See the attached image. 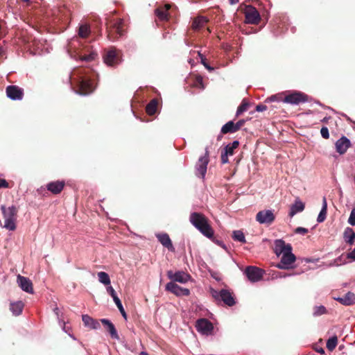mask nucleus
I'll use <instances>...</instances> for the list:
<instances>
[{
	"label": "nucleus",
	"instance_id": "nucleus-5",
	"mask_svg": "<svg viewBox=\"0 0 355 355\" xmlns=\"http://www.w3.org/2000/svg\"><path fill=\"white\" fill-rule=\"evenodd\" d=\"M1 209L4 219L3 227L10 231H15L17 227L18 209L13 205L8 207L2 205Z\"/></svg>",
	"mask_w": 355,
	"mask_h": 355
},
{
	"label": "nucleus",
	"instance_id": "nucleus-22",
	"mask_svg": "<svg viewBox=\"0 0 355 355\" xmlns=\"http://www.w3.org/2000/svg\"><path fill=\"white\" fill-rule=\"evenodd\" d=\"M100 321L105 327L112 338L119 339L117 331L111 321L105 318L101 319Z\"/></svg>",
	"mask_w": 355,
	"mask_h": 355
},
{
	"label": "nucleus",
	"instance_id": "nucleus-19",
	"mask_svg": "<svg viewBox=\"0 0 355 355\" xmlns=\"http://www.w3.org/2000/svg\"><path fill=\"white\" fill-rule=\"evenodd\" d=\"M17 283L24 291L33 293V283L28 278L19 275L17 276Z\"/></svg>",
	"mask_w": 355,
	"mask_h": 355
},
{
	"label": "nucleus",
	"instance_id": "nucleus-11",
	"mask_svg": "<svg viewBox=\"0 0 355 355\" xmlns=\"http://www.w3.org/2000/svg\"><path fill=\"white\" fill-rule=\"evenodd\" d=\"M275 219V216L272 210L264 209L259 211L256 215V220L260 224L271 225Z\"/></svg>",
	"mask_w": 355,
	"mask_h": 355
},
{
	"label": "nucleus",
	"instance_id": "nucleus-49",
	"mask_svg": "<svg viewBox=\"0 0 355 355\" xmlns=\"http://www.w3.org/2000/svg\"><path fill=\"white\" fill-rule=\"evenodd\" d=\"M9 187V183L5 179H0V189Z\"/></svg>",
	"mask_w": 355,
	"mask_h": 355
},
{
	"label": "nucleus",
	"instance_id": "nucleus-53",
	"mask_svg": "<svg viewBox=\"0 0 355 355\" xmlns=\"http://www.w3.org/2000/svg\"><path fill=\"white\" fill-rule=\"evenodd\" d=\"M17 3H25L26 6L29 4L30 0H17Z\"/></svg>",
	"mask_w": 355,
	"mask_h": 355
},
{
	"label": "nucleus",
	"instance_id": "nucleus-10",
	"mask_svg": "<svg viewBox=\"0 0 355 355\" xmlns=\"http://www.w3.org/2000/svg\"><path fill=\"white\" fill-rule=\"evenodd\" d=\"M209 163V152L206 149L205 155L199 158L196 165V175L204 178L207 173V164Z\"/></svg>",
	"mask_w": 355,
	"mask_h": 355
},
{
	"label": "nucleus",
	"instance_id": "nucleus-1",
	"mask_svg": "<svg viewBox=\"0 0 355 355\" xmlns=\"http://www.w3.org/2000/svg\"><path fill=\"white\" fill-rule=\"evenodd\" d=\"M92 76L90 69L80 67L71 72L69 80L76 92L81 95H87L92 93L95 89Z\"/></svg>",
	"mask_w": 355,
	"mask_h": 355
},
{
	"label": "nucleus",
	"instance_id": "nucleus-15",
	"mask_svg": "<svg viewBox=\"0 0 355 355\" xmlns=\"http://www.w3.org/2000/svg\"><path fill=\"white\" fill-rule=\"evenodd\" d=\"M171 8V4L170 3L157 7V19L160 21H168L171 17V13L169 12Z\"/></svg>",
	"mask_w": 355,
	"mask_h": 355
},
{
	"label": "nucleus",
	"instance_id": "nucleus-7",
	"mask_svg": "<svg viewBox=\"0 0 355 355\" xmlns=\"http://www.w3.org/2000/svg\"><path fill=\"white\" fill-rule=\"evenodd\" d=\"M212 296L216 300H222L226 305L229 306H232L236 304L235 300L232 293L226 289H222L219 292L212 290L211 291Z\"/></svg>",
	"mask_w": 355,
	"mask_h": 355
},
{
	"label": "nucleus",
	"instance_id": "nucleus-60",
	"mask_svg": "<svg viewBox=\"0 0 355 355\" xmlns=\"http://www.w3.org/2000/svg\"><path fill=\"white\" fill-rule=\"evenodd\" d=\"M139 355H148V354L146 352H142L139 354Z\"/></svg>",
	"mask_w": 355,
	"mask_h": 355
},
{
	"label": "nucleus",
	"instance_id": "nucleus-58",
	"mask_svg": "<svg viewBox=\"0 0 355 355\" xmlns=\"http://www.w3.org/2000/svg\"><path fill=\"white\" fill-rule=\"evenodd\" d=\"M230 4H235L237 3V0H229Z\"/></svg>",
	"mask_w": 355,
	"mask_h": 355
},
{
	"label": "nucleus",
	"instance_id": "nucleus-9",
	"mask_svg": "<svg viewBox=\"0 0 355 355\" xmlns=\"http://www.w3.org/2000/svg\"><path fill=\"white\" fill-rule=\"evenodd\" d=\"M308 100L309 96L306 94L300 92H293L285 96L283 102L292 105H299L308 101Z\"/></svg>",
	"mask_w": 355,
	"mask_h": 355
},
{
	"label": "nucleus",
	"instance_id": "nucleus-16",
	"mask_svg": "<svg viewBox=\"0 0 355 355\" xmlns=\"http://www.w3.org/2000/svg\"><path fill=\"white\" fill-rule=\"evenodd\" d=\"M166 289L177 296H188L190 294L188 288H182L174 282L168 283Z\"/></svg>",
	"mask_w": 355,
	"mask_h": 355
},
{
	"label": "nucleus",
	"instance_id": "nucleus-13",
	"mask_svg": "<svg viewBox=\"0 0 355 355\" xmlns=\"http://www.w3.org/2000/svg\"><path fill=\"white\" fill-rule=\"evenodd\" d=\"M245 273L248 279L252 282H258L263 277V270L256 266H248L245 268Z\"/></svg>",
	"mask_w": 355,
	"mask_h": 355
},
{
	"label": "nucleus",
	"instance_id": "nucleus-35",
	"mask_svg": "<svg viewBox=\"0 0 355 355\" xmlns=\"http://www.w3.org/2000/svg\"><path fill=\"white\" fill-rule=\"evenodd\" d=\"M97 275L101 283L106 286L110 284V279L107 273L105 272H99Z\"/></svg>",
	"mask_w": 355,
	"mask_h": 355
},
{
	"label": "nucleus",
	"instance_id": "nucleus-2",
	"mask_svg": "<svg viewBox=\"0 0 355 355\" xmlns=\"http://www.w3.org/2000/svg\"><path fill=\"white\" fill-rule=\"evenodd\" d=\"M275 253L277 255L282 254L281 261L277 266L280 269H288L295 262L296 258L292 253V247L290 244H286L282 240L275 241Z\"/></svg>",
	"mask_w": 355,
	"mask_h": 355
},
{
	"label": "nucleus",
	"instance_id": "nucleus-18",
	"mask_svg": "<svg viewBox=\"0 0 355 355\" xmlns=\"http://www.w3.org/2000/svg\"><path fill=\"white\" fill-rule=\"evenodd\" d=\"M157 239L160 243L166 248L168 251L174 252L175 249L173 245L172 241L169 237V235L166 233H161L157 234Z\"/></svg>",
	"mask_w": 355,
	"mask_h": 355
},
{
	"label": "nucleus",
	"instance_id": "nucleus-14",
	"mask_svg": "<svg viewBox=\"0 0 355 355\" xmlns=\"http://www.w3.org/2000/svg\"><path fill=\"white\" fill-rule=\"evenodd\" d=\"M7 96L13 101L21 100L24 96V90L17 85H9L6 89Z\"/></svg>",
	"mask_w": 355,
	"mask_h": 355
},
{
	"label": "nucleus",
	"instance_id": "nucleus-42",
	"mask_svg": "<svg viewBox=\"0 0 355 355\" xmlns=\"http://www.w3.org/2000/svg\"><path fill=\"white\" fill-rule=\"evenodd\" d=\"M198 55L200 58L201 63L204 65V67L209 71H213L214 68L208 64V63L207 62V59L203 56V55L199 51L198 52Z\"/></svg>",
	"mask_w": 355,
	"mask_h": 355
},
{
	"label": "nucleus",
	"instance_id": "nucleus-46",
	"mask_svg": "<svg viewBox=\"0 0 355 355\" xmlns=\"http://www.w3.org/2000/svg\"><path fill=\"white\" fill-rule=\"evenodd\" d=\"M107 291L112 297L113 300H114V297H118L112 286H107Z\"/></svg>",
	"mask_w": 355,
	"mask_h": 355
},
{
	"label": "nucleus",
	"instance_id": "nucleus-4",
	"mask_svg": "<svg viewBox=\"0 0 355 355\" xmlns=\"http://www.w3.org/2000/svg\"><path fill=\"white\" fill-rule=\"evenodd\" d=\"M107 38L110 41H115L123 36L125 32L123 19L114 18L108 20L106 23Z\"/></svg>",
	"mask_w": 355,
	"mask_h": 355
},
{
	"label": "nucleus",
	"instance_id": "nucleus-30",
	"mask_svg": "<svg viewBox=\"0 0 355 355\" xmlns=\"http://www.w3.org/2000/svg\"><path fill=\"white\" fill-rule=\"evenodd\" d=\"M237 132L234 123L232 121H228L221 128V134L234 133Z\"/></svg>",
	"mask_w": 355,
	"mask_h": 355
},
{
	"label": "nucleus",
	"instance_id": "nucleus-33",
	"mask_svg": "<svg viewBox=\"0 0 355 355\" xmlns=\"http://www.w3.org/2000/svg\"><path fill=\"white\" fill-rule=\"evenodd\" d=\"M90 33V28L87 24H83L79 27L78 35L80 37L86 38Z\"/></svg>",
	"mask_w": 355,
	"mask_h": 355
},
{
	"label": "nucleus",
	"instance_id": "nucleus-34",
	"mask_svg": "<svg viewBox=\"0 0 355 355\" xmlns=\"http://www.w3.org/2000/svg\"><path fill=\"white\" fill-rule=\"evenodd\" d=\"M250 107V103L246 99H243L241 105L238 107L236 110V116L241 115L243 112L247 111Z\"/></svg>",
	"mask_w": 355,
	"mask_h": 355
},
{
	"label": "nucleus",
	"instance_id": "nucleus-38",
	"mask_svg": "<svg viewBox=\"0 0 355 355\" xmlns=\"http://www.w3.org/2000/svg\"><path fill=\"white\" fill-rule=\"evenodd\" d=\"M327 313V311L326 308L321 305V306H315L313 307V315L315 317L322 315L323 314H326Z\"/></svg>",
	"mask_w": 355,
	"mask_h": 355
},
{
	"label": "nucleus",
	"instance_id": "nucleus-62",
	"mask_svg": "<svg viewBox=\"0 0 355 355\" xmlns=\"http://www.w3.org/2000/svg\"><path fill=\"white\" fill-rule=\"evenodd\" d=\"M1 53H2V49H1V48H0V55L1 54Z\"/></svg>",
	"mask_w": 355,
	"mask_h": 355
},
{
	"label": "nucleus",
	"instance_id": "nucleus-21",
	"mask_svg": "<svg viewBox=\"0 0 355 355\" xmlns=\"http://www.w3.org/2000/svg\"><path fill=\"white\" fill-rule=\"evenodd\" d=\"M208 19L203 16H198L192 21L191 28L194 31H198L207 24Z\"/></svg>",
	"mask_w": 355,
	"mask_h": 355
},
{
	"label": "nucleus",
	"instance_id": "nucleus-50",
	"mask_svg": "<svg viewBox=\"0 0 355 355\" xmlns=\"http://www.w3.org/2000/svg\"><path fill=\"white\" fill-rule=\"evenodd\" d=\"M343 255L340 256L337 259H335L334 262L336 266H340L342 263H344L346 262L345 259L343 260Z\"/></svg>",
	"mask_w": 355,
	"mask_h": 355
},
{
	"label": "nucleus",
	"instance_id": "nucleus-31",
	"mask_svg": "<svg viewBox=\"0 0 355 355\" xmlns=\"http://www.w3.org/2000/svg\"><path fill=\"white\" fill-rule=\"evenodd\" d=\"M239 146V141H234L232 144L227 145L224 148V152L229 156H232L234 153V150Z\"/></svg>",
	"mask_w": 355,
	"mask_h": 355
},
{
	"label": "nucleus",
	"instance_id": "nucleus-48",
	"mask_svg": "<svg viewBox=\"0 0 355 355\" xmlns=\"http://www.w3.org/2000/svg\"><path fill=\"white\" fill-rule=\"evenodd\" d=\"M228 156L229 155H227V153L225 152L222 153L220 157L222 164H226L229 162Z\"/></svg>",
	"mask_w": 355,
	"mask_h": 355
},
{
	"label": "nucleus",
	"instance_id": "nucleus-44",
	"mask_svg": "<svg viewBox=\"0 0 355 355\" xmlns=\"http://www.w3.org/2000/svg\"><path fill=\"white\" fill-rule=\"evenodd\" d=\"M320 133L324 139H329V130L327 127H322L320 130Z\"/></svg>",
	"mask_w": 355,
	"mask_h": 355
},
{
	"label": "nucleus",
	"instance_id": "nucleus-29",
	"mask_svg": "<svg viewBox=\"0 0 355 355\" xmlns=\"http://www.w3.org/2000/svg\"><path fill=\"white\" fill-rule=\"evenodd\" d=\"M343 237L345 242L352 245L354 242L355 233L351 227H347L345 230Z\"/></svg>",
	"mask_w": 355,
	"mask_h": 355
},
{
	"label": "nucleus",
	"instance_id": "nucleus-56",
	"mask_svg": "<svg viewBox=\"0 0 355 355\" xmlns=\"http://www.w3.org/2000/svg\"><path fill=\"white\" fill-rule=\"evenodd\" d=\"M156 105H157V114H158L159 105V99H158V98H157V103H156Z\"/></svg>",
	"mask_w": 355,
	"mask_h": 355
},
{
	"label": "nucleus",
	"instance_id": "nucleus-40",
	"mask_svg": "<svg viewBox=\"0 0 355 355\" xmlns=\"http://www.w3.org/2000/svg\"><path fill=\"white\" fill-rule=\"evenodd\" d=\"M114 302H115L117 308L119 309V310L120 311L121 315H123V317L124 318H127V315H126V313L123 307V305H122V303L120 300V299L119 297H114Z\"/></svg>",
	"mask_w": 355,
	"mask_h": 355
},
{
	"label": "nucleus",
	"instance_id": "nucleus-25",
	"mask_svg": "<svg viewBox=\"0 0 355 355\" xmlns=\"http://www.w3.org/2000/svg\"><path fill=\"white\" fill-rule=\"evenodd\" d=\"M336 300L343 305L350 306L355 303V295L348 292L344 296L337 298Z\"/></svg>",
	"mask_w": 355,
	"mask_h": 355
},
{
	"label": "nucleus",
	"instance_id": "nucleus-39",
	"mask_svg": "<svg viewBox=\"0 0 355 355\" xmlns=\"http://www.w3.org/2000/svg\"><path fill=\"white\" fill-rule=\"evenodd\" d=\"M58 12L60 13V16L59 17V20L67 22L68 20V17L69 16V11L65 8H62L58 10Z\"/></svg>",
	"mask_w": 355,
	"mask_h": 355
},
{
	"label": "nucleus",
	"instance_id": "nucleus-17",
	"mask_svg": "<svg viewBox=\"0 0 355 355\" xmlns=\"http://www.w3.org/2000/svg\"><path fill=\"white\" fill-rule=\"evenodd\" d=\"M64 187L65 182L64 180L52 181L46 185V189L54 195L60 194Z\"/></svg>",
	"mask_w": 355,
	"mask_h": 355
},
{
	"label": "nucleus",
	"instance_id": "nucleus-41",
	"mask_svg": "<svg viewBox=\"0 0 355 355\" xmlns=\"http://www.w3.org/2000/svg\"><path fill=\"white\" fill-rule=\"evenodd\" d=\"M97 54L96 53L92 52L88 55H80V59L83 61L90 62L94 60Z\"/></svg>",
	"mask_w": 355,
	"mask_h": 355
},
{
	"label": "nucleus",
	"instance_id": "nucleus-45",
	"mask_svg": "<svg viewBox=\"0 0 355 355\" xmlns=\"http://www.w3.org/2000/svg\"><path fill=\"white\" fill-rule=\"evenodd\" d=\"M308 232V229L302 227H298L295 230L296 234H306Z\"/></svg>",
	"mask_w": 355,
	"mask_h": 355
},
{
	"label": "nucleus",
	"instance_id": "nucleus-52",
	"mask_svg": "<svg viewBox=\"0 0 355 355\" xmlns=\"http://www.w3.org/2000/svg\"><path fill=\"white\" fill-rule=\"evenodd\" d=\"M267 110V106L263 104H259L256 106V111L263 112Z\"/></svg>",
	"mask_w": 355,
	"mask_h": 355
},
{
	"label": "nucleus",
	"instance_id": "nucleus-3",
	"mask_svg": "<svg viewBox=\"0 0 355 355\" xmlns=\"http://www.w3.org/2000/svg\"><path fill=\"white\" fill-rule=\"evenodd\" d=\"M191 223L205 236L211 239L214 236V230L209 223V219L201 213H191L189 217Z\"/></svg>",
	"mask_w": 355,
	"mask_h": 355
},
{
	"label": "nucleus",
	"instance_id": "nucleus-43",
	"mask_svg": "<svg viewBox=\"0 0 355 355\" xmlns=\"http://www.w3.org/2000/svg\"><path fill=\"white\" fill-rule=\"evenodd\" d=\"M348 223L351 225H355V208H353L351 211L350 216L348 218Z\"/></svg>",
	"mask_w": 355,
	"mask_h": 355
},
{
	"label": "nucleus",
	"instance_id": "nucleus-36",
	"mask_svg": "<svg viewBox=\"0 0 355 355\" xmlns=\"http://www.w3.org/2000/svg\"><path fill=\"white\" fill-rule=\"evenodd\" d=\"M232 238L234 241L241 242L243 243H246L245 235L241 230H235L233 232Z\"/></svg>",
	"mask_w": 355,
	"mask_h": 355
},
{
	"label": "nucleus",
	"instance_id": "nucleus-8",
	"mask_svg": "<svg viewBox=\"0 0 355 355\" xmlns=\"http://www.w3.org/2000/svg\"><path fill=\"white\" fill-rule=\"evenodd\" d=\"M245 22L250 24H259L261 21V16L256 8L252 6H248L245 12Z\"/></svg>",
	"mask_w": 355,
	"mask_h": 355
},
{
	"label": "nucleus",
	"instance_id": "nucleus-55",
	"mask_svg": "<svg viewBox=\"0 0 355 355\" xmlns=\"http://www.w3.org/2000/svg\"><path fill=\"white\" fill-rule=\"evenodd\" d=\"M316 351L318 352V353H320V354H324V350L322 349V348H320L318 349H316Z\"/></svg>",
	"mask_w": 355,
	"mask_h": 355
},
{
	"label": "nucleus",
	"instance_id": "nucleus-47",
	"mask_svg": "<svg viewBox=\"0 0 355 355\" xmlns=\"http://www.w3.org/2000/svg\"><path fill=\"white\" fill-rule=\"evenodd\" d=\"M245 121L244 119H241L238 121L236 123H234V125L236 127V130H239L242 126L245 124Z\"/></svg>",
	"mask_w": 355,
	"mask_h": 355
},
{
	"label": "nucleus",
	"instance_id": "nucleus-28",
	"mask_svg": "<svg viewBox=\"0 0 355 355\" xmlns=\"http://www.w3.org/2000/svg\"><path fill=\"white\" fill-rule=\"evenodd\" d=\"M327 199L325 197H323L322 198V209L319 213V215L317 218V221L318 223H322L325 219L327 216Z\"/></svg>",
	"mask_w": 355,
	"mask_h": 355
},
{
	"label": "nucleus",
	"instance_id": "nucleus-54",
	"mask_svg": "<svg viewBox=\"0 0 355 355\" xmlns=\"http://www.w3.org/2000/svg\"><path fill=\"white\" fill-rule=\"evenodd\" d=\"M197 81L199 83L202 84V77H200V76L197 77Z\"/></svg>",
	"mask_w": 355,
	"mask_h": 355
},
{
	"label": "nucleus",
	"instance_id": "nucleus-61",
	"mask_svg": "<svg viewBox=\"0 0 355 355\" xmlns=\"http://www.w3.org/2000/svg\"><path fill=\"white\" fill-rule=\"evenodd\" d=\"M327 117H324V118L322 119V121H323V122H327Z\"/></svg>",
	"mask_w": 355,
	"mask_h": 355
},
{
	"label": "nucleus",
	"instance_id": "nucleus-59",
	"mask_svg": "<svg viewBox=\"0 0 355 355\" xmlns=\"http://www.w3.org/2000/svg\"><path fill=\"white\" fill-rule=\"evenodd\" d=\"M222 137H223V135L220 133V135L218 136L217 140L220 141L222 139Z\"/></svg>",
	"mask_w": 355,
	"mask_h": 355
},
{
	"label": "nucleus",
	"instance_id": "nucleus-57",
	"mask_svg": "<svg viewBox=\"0 0 355 355\" xmlns=\"http://www.w3.org/2000/svg\"><path fill=\"white\" fill-rule=\"evenodd\" d=\"M275 98H276L275 96H272L270 98H268L267 100L273 101H275Z\"/></svg>",
	"mask_w": 355,
	"mask_h": 355
},
{
	"label": "nucleus",
	"instance_id": "nucleus-51",
	"mask_svg": "<svg viewBox=\"0 0 355 355\" xmlns=\"http://www.w3.org/2000/svg\"><path fill=\"white\" fill-rule=\"evenodd\" d=\"M347 259L355 261V248L351 252L347 254L345 259Z\"/></svg>",
	"mask_w": 355,
	"mask_h": 355
},
{
	"label": "nucleus",
	"instance_id": "nucleus-27",
	"mask_svg": "<svg viewBox=\"0 0 355 355\" xmlns=\"http://www.w3.org/2000/svg\"><path fill=\"white\" fill-rule=\"evenodd\" d=\"M24 306V303L21 301L11 302L10 304V310L12 311L14 315L18 316L21 313Z\"/></svg>",
	"mask_w": 355,
	"mask_h": 355
},
{
	"label": "nucleus",
	"instance_id": "nucleus-6",
	"mask_svg": "<svg viewBox=\"0 0 355 355\" xmlns=\"http://www.w3.org/2000/svg\"><path fill=\"white\" fill-rule=\"evenodd\" d=\"M104 62L108 66H115L121 62V53L115 47H110L104 51Z\"/></svg>",
	"mask_w": 355,
	"mask_h": 355
},
{
	"label": "nucleus",
	"instance_id": "nucleus-23",
	"mask_svg": "<svg viewBox=\"0 0 355 355\" xmlns=\"http://www.w3.org/2000/svg\"><path fill=\"white\" fill-rule=\"evenodd\" d=\"M82 320L84 324L86 327H89L92 329H98L101 327L100 322L97 320H95L88 315H83Z\"/></svg>",
	"mask_w": 355,
	"mask_h": 355
},
{
	"label": "nucleus",
	"instance_id": "nucleus-32",
	"mask_svg": "<svg viewBox=\"0 0 355 355\" xmlns=\"http://www.w3.org/2000/svg\"><path fill=\"white\" fill-rule=\"evenodd\" d=\"M337 345L338 337L336 336H334L327 340L326 347L329 351L332 352L335 349Z\"/></svg>",
	"mask_w": 355,
	"mask_h": 355
},
{
	"label": "nucleus",
	"instance_id": "nucleus-26",
	"mask_svg": "<svg viewBox=\"0 0 355 355\" xmlns=\"http://www.w3.org/2000/svg\"><path fill=\"white\" fill-rule=\"evenodd\" d=\"M174 282H178L182 284L186 283L189 281L190 275L182 271L176 272L173 276L171 277Z\"/></svg>",
	"mask_w": 355,
	"mask_h": 355
},
{
	"label": "nucleus",
	"instance_id": "nucleus-20",
	"mask_svg": "<svg viewBox=\"0 0 355 355\" xmlns=\"http://www.w3.org/2000/svg\"><path fill=\"white\" fill-rule=\"evenodd\" d=\"M351 142L346 137L343 136L336 142V151L340 154L343 155L345 153L347 150L349 148Z\"/></svg>",
	"mask_w": 355,
	"mask_h": 355
},
{
	"label": "nucleus",
	"instance_id": "nucleus-12",
	"mask_svg": "<svg viewBox=\"0 0 355 355\" xmlns=\"http://www.w3.org/2000/svg\"><path fill=\"white\" fill-rule=\"evenodd\" d=\"M196 328L197 331L202 334L208 335L213 331L212 323L206 318H200L196 321Z\"/></svg>",
	"mask_w": 355,
	"mask_h": 355
},
{
	"label": "nucleus",
	"instance_id": "nucleus-37",
	"mask_svg": "<svg viewBox=\"0 0 355 355\" xmlns=\"http://www.w3.org/2000/svg\"><path fill=\"white\" fill-rule=\"evenodd\" d=\"M146 111L149 116H152L155 114V98H153L147 105Z\"/></svg>",
	"mask_w": 355,
	"mask_h": 355
},
{
	"label": "nucleus",
	"instance_id": "nucleus-24",
	"mask_svg": "<svg viewBox=\"0 0 355 355\" xmlns=\"http://www.w3.org/2000/svg\"><path fill=\"white\" fill-rule=\"evenodd\" d=\"M304 204L301 200H300L299 198H296L295 203L291 207L288 214L289 216L293 217L297 213L302 211L304 209Z\"/></svg>",
	"mask_w": 355,
	"mask_h": 355
}]
</instances>
